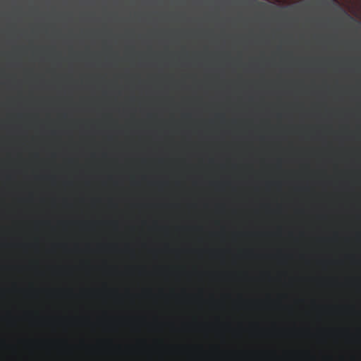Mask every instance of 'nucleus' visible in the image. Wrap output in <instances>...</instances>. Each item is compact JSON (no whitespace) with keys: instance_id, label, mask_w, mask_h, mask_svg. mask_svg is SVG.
Returning <instances> with one entry per match:
<instances>
[{"instance_id":"nucleus-1","label":"nucleus","mask_w":361,"mask_h":361,"mask_svg":"<svg viewBox=\"0 0 361 361\" xmlns=\"http://www.w3.org/2000/svg\"><path fill=\"white\" fill-rule=\"evenodd\" d=\"M143 271H144L143 269H139V270H138V272H139V274H142V273H143Z\"/></svg>"}]
</instances>
